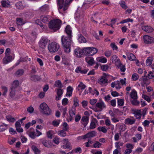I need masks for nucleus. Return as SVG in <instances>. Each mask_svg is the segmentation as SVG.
Segmentation results:
<instances>
[{
  "instance_id": "f257e3e1",
  "label": "nucleus",
  "mask_w": 154,
  "mask_h": 154,
  "mask_svg": "<svg viewBox=\"0 0 154 154\" xmlns=\"http://www.w3.org/2000/svg\"><path fill=\"white\" fill-rule=\"evenodd\" d=\"M61 41L65 52L69 53L71 51V46L72 41V37L63 35L61 38Z\"/></svg>"
},
{
  "instance_id": "f03ea898",
  "label": "nucleus",
  "mask_w": 154,
  "mask_h": 154,
  "mask_svg": "<svg viewBox=\"0 0 154 154\" xmlns=\"http://www.w3.org/2000/svg\"><path fill=\"white\" fill-rule=\"evenodd\" d=\"M61 21L59 19H55L51 20L49 23V28L54 31L58 30L61 25Z\"/></svg>"
},
{
  "instance_id": "7ed1b4c3",
  "label": "nucleus",
  "mask_w": 154,
  "mask_h": 154,
  "mask_svg": "<svg viewBox=\"0 0 154 154\" xmlns=\"http://www.w3.org/2000/svg\"><path fill=\"white\" fill-rule=\"evenodd\" d=\"M48 48L51 53H54L58 50L60 48V45L55 42H52L48 45Z\"/></svg>"
},
{
  "instance_id": "20e7f679",
  "label": "nucleus",
  "mask_w": 154,
  "mask_h": 154,
  "mask_svg": "<svg viewBox=\"0 0 154 154\" xmlns=\"http://www.w3.org/2000/svg\"><path fill=\"white\" fill-rule=\"evenodd\" d=\"M83 49L84 55H88L91 56L96 54L98 51L97 48L93 47H86L84 48Z\"/></svg>"
},
{
  "instance_id": "39448f33",
  "label": "nucleus",
  "mask_w": 154,
  "mask_h": 154,
  "mask_svg": "<svg viewBox=\"0 0 154 154\" xmlns=\"http://www.w3.org/2000/svg\"><path fill=\"white\" fill-rule=\"evenodd\" d=\"M40 108L42 112L44 114L49 115L51 114V111L47 105L45 103H41L40 106Z\"/></svg>"
},
{
  "instance_id": "423d86ee",
  "label": "nucleus",
  "mask_w": 154,
  "mask_h": 154,
  "mask_svg": "<svg viewBox=\"0 0 154 154\" xmlns=\"http://www.w3.org/2000/svg\"><path fill=\"white\" fill-rule=\"evenodd\" d=\"M97 82L98 84L101 86H104L107 85L108 80L106 76H102L99 79Z\"/></svg>"
},
{
  "instance_id": "0eeeda50",
  "label": "nucleus",
  "mask_w": 154,
  "mask_h": 154,
  "mask_svg": "<svg viewBox=\"0 0 154 154\" xmlns=\"http://www.w3.org/2000/svg\"><path fill=\"white\" fill-rule=\"evenodd\" d=\"M57 4L58 5L59 11H65L66 9H64L65 6L64 0H57Z\"/></svg>"
},
{
  "instance_id": "6e6552de",
  "label": "nucleus",
  "mask_w": 154,
  "mask_h": 154,
  "mask_svg": "<svg viewBox=\"0 0 154 154\" xmlns=\"http://www.w3.org/2000/svg\"><path fill=\"white\" fill-rule=\"evenodd\" d=\"M48 39L45 37H43L39 42V45L40 47L42 48H45L47 45Z\"/></svg>"
},
{
  "instance_id": "1a4fd4ad",
  "label": "nucleus",
  "mask_w": 154,
  "mask_h": 154,
  "mask_svg": "<svg viewBox=\"0 0 154 154\" xmlns=\"http://www.w3.org/2000/svg\"><path fill=\"white\" fill-rule=\"evenodd\" d=\"M143 39L144 42L146 44H151L154 42V38L148 35H145L143 36Z\"/></svg>"
},
{
  "instance_id": "9d476101",
  "label": "nucleus",
  "mask_w": 154,
  "mask_h": 154,
  "mask_svg": "<svg viewBox=\"0 0 154 154\" xmlns=\"http://www.w3.org/2000/svg\"><path fill=\"white\" fill-rule=\"evenodd\" d=\"M14 59V58L10 55H5L2 60V62L4 64H6L11 62Z\"/></svg>"
},
{
  "instance_id": "9b49d317",
  "label": "nucleus",
  "mask_w": 154,
  "mask_h": 154,
  "mask_svg": "<svg viewBox=\"0 0 154 154\" xmlns=\"http://www.w3.org/2000/svg\"><path fill=\"white\" fill-rule=\"evenodd\" d=\"M97 134L96 132L94 131L90 132L87 133L85 135L81 136V139H85L86 138L92 137H95Z\"/></svg>"
},
{
  "instance_id": "f8f14e48",
  "label": "nucleus",
  "mask_w": 154,
  "mask_h": 154,
  "mask_svg": "<svg viewBox=\"0 0 154 154\" xmlns=\"http://www.w3.org/2000/svg\"><path fill=\"white\" fill-rule=\"evenodd\" d=\"M74 53L76 57H81L83 55H84L83 49H82L79 48H77L75 50Z\"/></svg>"
},
{
  "instance_id": "ddd939ff",
  "label": "nucleus",
  "mask_w": 154,
  "mask_h": 154,
  "mask_svg": "<svg viewBox=\"0 0 154 154\" xmlns=\"http://www.w3.org/2000/svg\"><path fill=\"white\" fill-rule=\"evenodd\" d=\"M75 113L76 110L75 108L72 107L69 110V119L70 121H71L75 117Z\"/></svg>"
},
{
  "instance_id": "4468645a",
  "label": "nucleus",
  "mask_w": 154,
  "mask_h": 154,
  "mask_svg": "<svg viewBox=\"0 0 154 154\" xmlns=\"http://www.w3.org/2000/svg\"><path fill=\"white\" fill-rule=\"evenodd\" d=\"M96 107L99 109L100 111H101L103 109L106 107V106L102 101H99L96 104Z\"/></svg>"
},
{
  "instance_id": "2eb2a0df",
  "label": "nucleus",
  "mask_w": 154,
  "mask_h": 154,
  "mask_svg": "<svg viewBox=\"0 0 154 154\" xmlns=\"http://www.w3.org/2000/svg\"><path fill=\"white\" fill-rule=\"evenodd\" d=\"M149 83V79L147 76H145V75H144V76H142L141 84L143 86H144L146 85H148Z\"/></svg>"
},
{
  "instance_id": "dca6fc26",
  "label": "nucleus",
  "mask_w": 154,
  "mask_h": 154,
  "mask_svg": "<svg viewBox=\"0 0 154 154\" xmlns=\"http://www.w3.org/2000/svg\"><path fill=\"white\" fill-rule=\"evenodd\" d=\"M35 133L34 130L33 128H30L27 132V133L29 137L32 139H34L35 138L36 135Z\"/></svg>"
},
{
  "instance_id": "f3484780",
  "label": "nucleus",
  "mask_w": 154,
  "mask_h": 154,
  "mask_svg": "<svg viewBox=\"0 0 154 154\" xmlns=\"http://www.w3.org/2000/svg\"><path fill=\"white\" fill-rule=\"evenodd\" d=\"M142 29L147 33L152 32L154 30L153 28L149 26H142Z\"/></svg>"
},
{
  "instance_id": "a211bd4d",
  "label": "nucleus",
  "mask_w": 154,
  "mask_h": 154,
  "mask_svg": "<svg viewBox=\"0 0 154 154\" xmlns=\"http://www.w3.org/2000/svg\"><path fill=\"white\" fill-rule=\"evenodd\" d=\"M40 20L43 23H48L51 20V17L49 16L43 15L40 17Z\"/></svg>"
},
{
  "instance_id": "6ab92c4d",
  "label": "nucleus",
  "mask_w": 154,
  "mask_h": 154,
  "mask_svg": "<svg viewBox=\"0 0 154 154\" xmlns=\"http://www.w3.org/2000/svg\"><path fill=\"white\" fill-rule=\"evenodd\" d=\"M84 17V15L83 13V12L79 13L78 10L75 14V18L76 20L82 19Z\"/></svg>"
},
{
  "instance_id": "aec40b11",
  "label": "nucleus",
  "mask_w": 154,
  "mask_h": 154,
  "mask_svg": "<svg viewBox=\"0 0 154 154\" xmlns=\"http://www.w3.org/2000/svg\"><path fill=\"white\" fill-rule=\"evenodd\" d=\"M85 60L89 66H92L95 63L94 58L92 57H87L85 58Z\"/></svg>"
},
{
  "instance_id": "412c9836",
  "label": "nucleus",
  "mask_w": 154,
  "mask_h": 154,
  "mask_svg": "<svg viewBox=\"0 0 154 154\" xmlns=\"http://www.w3.org/2000/svg\"><path fill=\"white\" fill-rule=\"evenodd\" d=\"M111 86L112 88H114L115 87L117 90H119L121 88L120 82L119 81L112 82L111 84Z\"/></svg>"
},
{
  "instance_id": "4be33fe9",
  "label": "nucleus",
  "mask_w": 154,
  "mask_h": 154,
  "mask_svg": "<svg viewBox=\"0 0 154 154\" xmlns=\"http://www.w3.org/2000/svg\"><path fill=\"white\" fill-rule=\"evenodd\" d=\"M65 32L67 35V36L71 37L72 36V30L71 29V27L69 25H67L65 29Z\"/></svg>"
},
{
  "instance_id": "5701e85b",
  "label": "nucleus",
  "mask_w": 154,
  "mask_h": 154,
  "mask_svg": "<svg viewBox=\"0 0 154 154\" xmlns=\"http://www.w3.org/2000/svg\"><path fill=\"white\" fill-rule=\"evenodd\" d=\"M130 96L131 98L133 100L137 99V93L136 91L134 89L132 90V91L130 94Z\"/></svg>"
},
{
  "instance_id": "b1692460",
  "label": "nucleus",
  "mask_w": 154,
  "mask_h": 154,
  "mask_svg": "<svg viewBox=\"0 0 154 154\" xmlns=\"http://www.w3.org/2000/svg\"><path fill=\"white\" fill-rule=\"evenodd\" d=\"M16 8L19 9H22L25 7V5L24 3L21 1H20L17 3L15 4Z\"/></svg>"
},
{
  "instance_id": "393cba45",
  "label": "nucleus",
  "mask_w": 154,
  "mask_h": 154,
  "mask_svg": "<svg viewBox=\"0 0 154 154\" xmlns=\"http://www.w3.org/2000/svg\"><path fill=\"white\" fill-rule=\"evenodd\" d=\"M89 120V117L88 116H84L82 117L81 121H82V123L85 127L88 123Z\"/></svg>"
},
{
  "instance_id": "a878e982",
  "label": "nucleus",
  "mask_w": 154,
  "mask_h": 154,
  "mask_svg": "<svg viewBox=\"0 0 154 154\" xmlns=\"http://www.w3.org/2000/svg\"><path fill=\"white\" fill-rule=\"evenodd\" d=\"M24 72V70L23 69H20L17 70L14 73L15 76L17 77H20L23 75Z\"/></svg>"
},
{
  "instance_id": "bb28decb",
  "label": "nucleus",
  "mask_w": 154,
  "mask_h": 154,
  "mask_svg": "<svg viewBox=\"0 0 154 154\" xmlns=\"http://www.w3.org/2000/svg\"><path fill=\"white\" fill-rule=\"evenodd\" d=\"M63 93V91L62 89L61 88L57 89V96L56 97V100H59L60 99Z\"/></svg>"
},
{
  "instance_id": "cd10ccee",
  "label": "nucleus",
  "mask_w": 154,
  "mask_h": 154,
  "mask_svg": "<svg viewBox=\"0 0 154 154\" xmlns=\"http://www.w3.org/2000/svg\"><path fill=\"white\" fill-rule=\"evenodd\" d=\"M111 60L112 63H115L116 65L120 62L118 57L116 55H113L112 56Z\"/></svg>"
},
{
  "instance_id": "c85d7f7f",
  "label": "nucleus",
  "mask_w": 154,
  "mask_h": 154,
  "mask_svg": "<svg viewBox=\"0 0 154 154\" xmlns=\"http://www.w3.org/2000/svg\"><path fill=\"white\" fill-rule=\"evenodd\" d=\"M49 10V6L48 5L45 4L41 7L39 8V10L41 12H46Z\"/></svg>"
},
{
  "instance_id": "c756f323",
  "label": "nucleus",
  "mask_w": 154,
  "mask_h": 154,
  "mask_svg": "<svg viewBox=\"0 0 154 154\" xmlns=\"http://www.w3.org/2000/svg\"><path fill=\"white\" fill-rule=\"evenodd\" d=\"M31 148L35 154H40L41 151L35 145H32L31 146Z\"/></svg>"
},
{
  "instance_id": "7c9ffc66",
  "label": "nucleus",
  "mask_w": 154,
  "mask_h": 154,
  "mask_svg": "<svg viewBox=\"0 0 154 154\" xmlns=\"http://www.w3.org/2000/svg\"><path fill=\"white\" fill-rule=\"evenodd\" d=\"M135 119H131L128 118L125 120V123L126 125H132L135 123Z\"/></svg>"
},
{
  "instance_id": "2f4dec72",
  "label": "nucleus",
  "mask_w": 154,
  "mask_h": 154,
  "mask_svg": "<svg viewBox=\"0 0 154 154\" xmlns=\"http://www.w3.org/2000/svg\"><path fill=\"white\" fill-rule=\"evenodd\" d=\"M134 115L135 117H136L137 119H140L142 116V114L140 112V110L135 111L134 112Z\"/></svg>"
},
{
  "instance_id": "473e14b6",
  "label": "nucleus",
  "mask_w": 154,
  "mask_h": 154,
  "mask_svg": "<svg viewBox=\"0 0 154 154\" xmlns=\"http://www.w3.org/2000/svg\"><path fill=\"white\" fill-rule=\"evenodd\" d=\"M97 120L95 118H94L91 122L90 126V128L91 129H93L95 128L96 127V124L97 123Z\"/></svg>"
},
{
  "instance_id": "72a5a7b5",
  "label": "nucleus",
  "mask_w": 154,
  "mask_h": 154,
  "mask_svg": "<svg viewBox=\"0 0 154 154\" xmlns=\"http://www.w3.org/2000/svg\"><path fill=\"white\" fill-rule=\"evenodd\" d=\"M142 138V135L139 134H136L135 136L132 138L133 141L134 143H136L137 141L140 140Z\"/></svg>"
},
{
  "instance_id": "f704fd0d",
  "label": "nucleus",
  "mask_w": 154,
  "mask_h": 154,
  "mask_svg": "<svg viewBox=\"0 0 154 154\" xmlns=\"http://www.w3.org/2000/svg\"><path fill=\"white\" fill-rule=\"evenodd\" d=\"M16 20L17 24L20 26L22 25L25 23V22L23 20L20 18H16Z\"/></svg>"
},
{
  "instance_id": "c9c22d12",
  "label": "nucleus",
  "mask_w": 154,
  "mask_h": 154,
  "mask_svg": "<svg viewBox=\"0 0 154 154\" xmlns=\"http://www.w3.org/2000/svg\"><path fill=\"white\" fill-rule=\"evenodd\" d=\"M127 56L128 59L130 60H134L136 58L135 56L133 54L130 53H127Z\"/></svg>"
},
{
  "instance_id": "e433bc0d",
  "label": "nucleus",
  "mask_w": 154,
  "mask_h": 154,
  "mask_svg": "<svg viewBox=\"0 0 154 154\" xmlns=\"http://www.w3.org/2000/svg\"><path fill=\"white\" fill-rule=\"evenodd\" d=\"M63 144L66 146L67 149H71L70 143L68 141V139H64L63 140Z\"/></svg>"
},
{
  "instance_id": "4c0bfd02",
  "label": "nucleus",
  "mask_w": 154,
  "mask_h": 154,
  "mask_svg": "<svg viewBox=\"0 0 154 154\" xmlns=\"http://www.w3.org/2000/svg\"><path fill=\"white\" fill-rule=\"evenodd\" d=\"M73 1V0H65V6L64 7V9H66V10L68 9L70 4Z\"/></svg>"
},
{
  "instance_id": "58836bf2",
  "label": "nucleus",
  "mask_w": 154,
  "mask_h": 154,
  "mask_svg": "<svg viewBox=\"0 0 154 154\" xmlns=\"http://www.w3.org/2000/svg\"><path fill=\"white\" fill-rule=\"evenodd\" d=\"M105 124L107 126H110L111 127V129L112 130L114 129V126L113 125L111 124L110 121L108 119H106L105 121Z\"/></svg>"
},
{
  "instance_id": "ea45409f",
  "label": "nucleus",
  "mask_w": 154,
  "mask_h": 154,
  "mask_svg": "<svg viewBox=\"0 0 154 154\" xmlns=\"http://www.w3.org/2000/svg\"><path fill=\"white\" fill-rule=\"evenodd\" d=\"M42 144L46 147L49 148L50 147V146L49 144V141H48L45 139H42Z\"/></svg>"
},
{
  "instance_id": "a19ab883",
  "label": "nucleus",
  "mask_w": 154,
  "mask_h": 154,
  "mask_svg": "<svg viewBox=\"0 0 154 154\" xmlns=\"http://www.w3.org/2000/svg\"><path fill=\"white\" fill-rule=\"evenodd\" d=\"M96 60L97 61L102 63H105L107 62V60L105 57H98L97 58Z\"/></svg>"
},
{
  "instance_id": "79ce46f5",
  "label": "nucleus",
  "mask_w": 154,
  "mask_h": 154,
  "mask_svg": "<svg viewBox=\"0 0 154 154\" xmlns=\"http://www.w3.org/2000/svg\"><path fill=\"white\" fill-rule=\"evenodd\" d=\"M40 79V77L37 75H33L30 77L31 80L34 82L39 81Z\"/></svg>"
},
{
  "instance_id": "37998d69",
  "label": "nucleus",
  "mask_w": 154,
  "mask_h": 154,
  "mask_svg": "<svg viewBox=\"0 0 154 154\" xmlns=\"http://www.w3.org/2000/svg\"><path fill=\"white\" fill-rule=\"evenodd\" d=\"M19 85V82L18 80H16L14 81L12 84L11 87L16 88Z\"/></svg>"
},
{
  "instance_id": "c03bdc74",
  "label": "nucleus",
  "mask_w": 154,
  "mask_h": 154,
  "mask_svg": "<svg viewBox=\"0 0 154 154\" xmlns=\"http://www.w3.org/2000/svg\"><path fill=\"white\" fill-rule=\"evenodd\" d=\"M118 68L120 69L121 71L124 72L125 71L126 68L125 66L122 64L120 62L116 65Z\"/></svg>"
},
{
  "instance_id": "a18cd8bd",
  "label": "nucleus",
  "mask_w": 154,
  "mask_h": 154,
  "mask_svg": "<svg viewBox=\"0 0 154 154\" xmlns=\"http://www.w3.org/2000/svg\"><path fill=\"white\" fill-rule=\"evenodd\" d=\"M54 86L55 87L59 88H61L63 87V85L60 80H57L55 81Z\"/></svg>"
},
{
  "instance_id": "49530a36",
  "label": "nucleus",
  "mask_w": 154,
  "mask_h": 154,
  "mask_svg": "<svg viewBox=\"0 0 154 154\" xmlns=\"http://www.w3.org/2000/svg\"><path fill=\"white\" fill-rule=\"evenodd\" d=\"M124 143L122 142H117L115 143V147L117 149H120V146H123Z\"/></svg>"
},
{
  "instance_id": "de8ad7c7",
  "label": "nucleus",
  "mask_w": 154,
  "mask_h": 154,
  "mask_svg": "<svg viewBox=\"0 0 154 154\" xmlns=\"http://www.w3.org/2000/svg\"><path fill=\"white\" fill-rule=\"evenodd\" d=\"M97 129L99 131H101L104 133H106L107 131V129L105 126H99Z\"/></svg>"
},
{
  "instance_id": "09e8293b",
  "label": "nucleus",
  "mask_w": 154,
  "mask_h": 154,
  "mask_svg": "<svg viewBox=\"0 0 154 154\" xmlns=\"http://www.w3.org/2000/svg\"><path fill=\"white\" fill-rule=\"evenodd\" d=\"M15 89L11 87L10 89V95L11 97H14L15 94Z\"/></svg>"
},
{
  "instance_id": "8fccbe9b",
  "label": "nucleus",
  "mask_w": 154,
  "mask_h": 154,
  "mask_svg": "<svg viewBox=\"0 0 154 154\" xmlns=\"http://www.w3.org/2000/svg\"><path fill=\"white\" fill-rule=\"evenodd\" d=\"M61 112H62L63 116L64 117L66 113L67 110V109L66 107L63 108V107L61 106L60 108Z\"/></svg>"
},
{
  "instance_id": "3c124183",
  "label": "nucleus",
  "mask_w": 154,
  "mask_h": 154,
  "mask_svg": "<svg viewBox=\"0 0 154 154\" xmlns=\"http://www.w3.org/2000/svg\"><path fill=\"white\" fill-rule=\"evenodd\" d=\"M152 57H149L146 60V64L147 66H150L152 64Z\"/></svg>"
},
{
  "instance_id": "603ef678",
  "label": "nucleus",
  "mask_w": 154,
  "mask_h": 154,
  "mask_svg": "<svg viewBox=\"0 0 154 154\" xmlns=\"http://www.w3.org/2000/svg\"><path fill=\"white\" fill-rule=\"evenodd\" d=\"M2 6L4 7H8L9 5H10V2L8 1H4L2 2Z\"/></svg>"
},
{
  "instance_id": "864d4df0",
  "label": "nucleus",
  "mask_w": 154,
  "mask_h": 154,
  "mask_svg": "<svg viewBox=\"0 0 154 154\" xmlns=\"http://www.w3.org/2000/svg\"><path fill=\"white\" fill-rule=\"evenodd\" d=\"M6 118L7 120L10 122H13L15 121V119L14 118L9 115L6 116Z\"/></svg>"
},
{
  "instance_id": "5fc2aeb1",
  "label": "nucleus",
  "mask_w": 154,
  "mask_h": 154,
  "mask_svg": "<svg viewBox=\"0 0 154 154\" xmlns=\"http://www.w3.org/2000/svg\"><path fill=\"white\" fill-rule=\"evenodd\" d=\"M131 104L133 105L137 106L140 104V102L137 99L130 100Z\"/></svg>"
},
{
  "instance_id": "6e6d98bb",
  "label": "nucleus",
  "mask_w": 154,
  "mask_h": 154,
  "mask_svg": "<svg viewBox=\"0 0 154 154\" xmlns=\"http://www.w3.org/2000/svg\"><path fill=\"white\" fill-rule=\"evenodd\" d=\"M46 134L48 138L52 139L54 131L52 130H49L47 132Z\"/></svg>"
},
{
  "instance_id": "4d7b16f0",
  "label": "nucleus",
  "mask_w": 154,
  "mask_h": 154,
  "mask_svg": "<svg viewBox=\"0 0 154 154\" xmlns=\"http://www.w3.org/2000/svg\"><path fill=\"white\" fill-rule=\"evenodd\" d=\"M69 128V127L67 123L66 122H64L63 124V129L65 131H67Z\"/></svg>"
},
{
  "instance_id": "13d9d810",
  "label": "nucleus",
  "mask_w": 154,
  "mask_h": 154,
  "mask_svg": "<svg viewBox=\"0 0 154 154\" xmlns=\"http://www.w3.org/2000/svg\"><path fill=\"white\" fill-rule=\"evenodd\" d=\"M102 144L99 142L96 141L93 144V146L95 148H100Z\"/></svg>"
},
{
  "instance_id": "bf43d9fd",
  "label": "nucleus",
  "mask_w": 154,
  "mask_h": 154,
  "mask_svg": "<svg viewBox=\"0 0 154 154\" xmlns=\"http://www.w3.org/2000/svg\"><path fill=\"white\" fill-rule=\"evenodd\" d=\"M78 40L80 43H85L86 42L85 38L82 35H80L79 37Z\"/></svg>"
},
{
  "instance_id": "052dcab7",
  "label": "nucleus",
  "mask_w": 154,
  "mask_h": 154,
  "mask_svg": "<svg viewBox=\"0 0 154 154\" xmlns=\"http://www.w3.org/2000/svg\"><path fill=\"white\" fill-rule=\"evenodd\" d=\"M58 134L63 137H64L66 135V133L65 132V131L63 130H61L58 132Z\"/></svg>"
},
{
  "instance_id": "680f3d73",
  "label": "nucleus",
  "mask_w": 154,
  "mask_h": 154,
  "mask_svg": "<svg viewBox=\"0 0 154 154\" xmlns=\"http://www.w3.org/2000/svg\"><path fill=\"white\" fill-rule=\"evenodd\" d=\"M79 100L76 97L74 98V105L76 107L79 106Z\"/></svg>"
},
{
  "instance_id": "e2e57ef3",
  "label": "nucleus",
  "mask_w": 154,
  "mask_h": 154,
  "mask_svg": "<svg viewBox=\"0 0 154 154\" xmlns=\"http://www.w3.org/2000/svg\"><path fill=\"white\" fill-rule=\"evenodd\" d=\"M1 88L3 92L2 95L4 96L5 95L8 90L7 87L5 86H2Z\"/></svg>"
},
{
  "instance_id": "0e129e2a",
  "label": "nucleus",
  "mask_w": 154,
  "mask_h": 154,
  "mask_svg": "<svg viewBox=\"0 0 154 154\" xmlns=\"http://www.w3.org/2000/svg\"><path fill=\"white\" fill-rule=\"evenodd\" d=\"M142 97L145 100L147 101L148 102H149L151 101V99L148 96L143 94L142 95Z\"/></svg>"
},
{
  "instance_id": "69168bd1",
  "label": "nucleus",
  "mask_w": 154,
  "mask_h": 154,
  "mask_svg": "<svg viewBox=\"0 0 154 154\" xmlns=\"http://www.w3.org/2000/svg\"><path fill=\"white\" fill-rule=\"evenodd\" d=\"M112 52L111 50H106L104 53V55L106 57H109L111 55Z\"/></svg>"
},
{
  "instance_id": "338daca9",
  "label": "nucleus",
  "mask_w": 154,
  "mask_h": 154,
  "mask_svg": "<svg viewBox=\"0 0 154 154\" xmlns=\"http://www.w3.org/2000/svg\"><path fill=\"white\" fill-rule=\"evenodd\" d=\"M153 73L154 72L153 71L149 72V73L148 74V78L149 79H152L154 77V75H153Z\"/></svg>"
},
{
  "instance_id": "774afa93",
  "label": "nucleus",
  "mask_w": 154,
  "mask_h": 154,
  "mask_svg": "<svg viewBox=\"0 0 154 154\" xmlns=\"http://www.w3.org/2000/svg\"><path fill=\"white\" fill-rule=\"evenodd\" d=\"M109 66L107 65H103L101 66V69L103 71H106L108 69Z\"/></svg>"
}]
</instances>
